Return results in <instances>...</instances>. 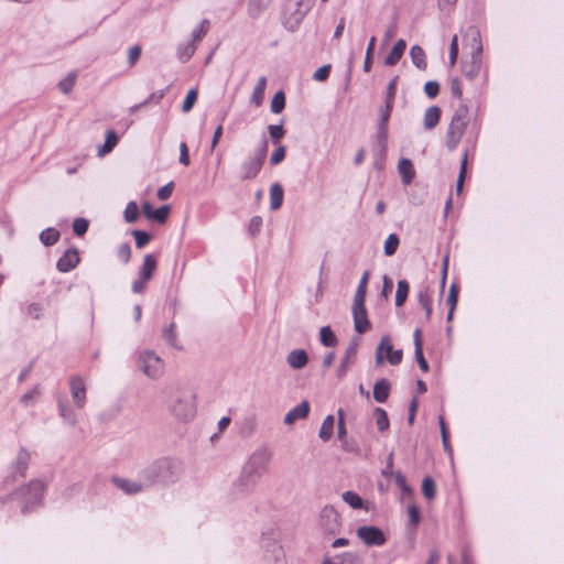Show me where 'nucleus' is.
Returning <instances> with one entry per match:
<instances>
[{"mask_svg":"<svg viewBox=\"0 0 564 564\" xmlns=\"http://www.w3.org/2000/svg\"><path fill=\"white\" fill-rule=\"evenodd\" d=\"M173 186H174V183L170 182L166 185H164L161 188H159V191H158V198L161 199V200L169 199L171 197V195H172Z\"/></svg>","mask_w":564,"mask_h":564,"instance_id":"obj_64","label":"nucleus"},{"mask_svg":"<svg viewBox=\"0 0 564 564\" xmlns=\"http://www.w3.org/2000/svg\"><path fill=\"white\" fill-rule=\"evenodd\" d=\"M268 129L270 137L274 142H278L285 133L282 124H270Z\"/></svg>","mask_w":564,"mask_h":564,"instance_id":"obj_58","label":"nucleus"},{"mask_svg":"<svg viewBox=\"0 0 564 564\" xmlns=\"http://www.w3.org/2000/svg\"><path fill=\"white\" fill-rule=\"evenodd\" d=\"M319 340L326 347H334L337 345V337L329 326H323L319 330Z\"/></svg>","mask_w":564,"mask_h":564,"instance_id":"obj_40","label":"nucleus"},{"mask_svg":"<svg viewBox=\"0 0 564 564\" xmlns=\"http://www.w3.org/2000/svg\"><path fill=\"white\" fill-rule=\"evenodd\" d=\"M268 151V141L263 138L260 147L252 156L243 160L239 167V178L241 181L252 180L258 176L264 163Z\"/></svg>","mask_w":564,"mask_h":564,"instance_id":"obj_6","label":"nucleus"},{"mask_svg":"<svg viewBox=\"0 0 564 564\" xmlns=\"http://www.w3.org/2000/svg\"><path fill=\"white\" fill-rule=\"evenodd\" d=\"M58 411L66 424L70 426H75L77 424V415L75 411L70 406L66 405L62 400L58 401Z\"/></svg>","mask_w":564,"mask_h":564,"instance_id":"obj_31","label":"nucleus"},{"mask_svg":"<svg viewBox=\"0 0 564 564\" xmlns=\"http://www.w3.org/2000/svg\"><path fill=\"white\" fill-rule=\"evenodd\" d=\"M417 301L425 312V318L429 321L432 316V291L429 288H423L417 293Z\"/></svg>","mask_w":564,"mask_h":564,"instance_id":"obj_25","label":"nucleus"},{"mask_svg":"<svg viewBox=\"0 0 564 564\" xmlns=\"http://www.w3.org/2000/svg\"><path fill=\"white\" fill-rule=\"evenodd\" d=\"M209 29V21L207 19H204L194 30L192 33V43H196L200 41L208 32Z\"/></svg>","mask_w":564,"mask_h":564,"instance_id":"obj_47","label":"nucleus"},{"mask_svg":"<svg viewBox=\"0 0 564 564\" xmlns=\"http://www.w3.org/2000/svg\"><path fill=\"white\" fill-rule=\"evenodd\" d=\"M76 80H77V72L72 70L67 74L66 77H64L63 79H61L58 82L57 87L59 88V90L63 94L68 95L75 87Z\"/></svg>","mask_w":564,"mask_h":564,"instance_id":"obj_34","label":"nucleus"},{"mask_svg":"<svg viewBox=\"0 0 564 564\" xmlns=\"http://www.w3.org/2000/svg\"><path fill=\"white\" fill-rule=\"evenodd\" d=\"M196 44L188 42L177 46V57L182 63H186L195 53Z\"/></svg>","mask_w":564,"mask_h":564,"instance_id":"obj_39","label":"nucleus"},{"mask_svg":"<svg viewBox=\"0 0 564 564\" xmlns=\"http://www.w3.org/2000/svg\"><path fill=\"white\" fill-rule=\"evenodd\" d=\"M394 480L404 495H412V489L406 484L405 477L402 475L401 471L394 473Z\"/></svg>","mask_w":564,"mask_h":564,"instance_id":"obj_54","label":"nucleus"},{"mask_svg":"<svg viewBox=\"0 0 564 564\" xmlns=\"http://www.w3.org/2000/svg\"><path fill=\"white\" fill-rule=\"evenodd\" d=\"M61 234L57 229L48 227L41 231L40 234V241L46 246L51 247L54 246L59 240Z\"/></svg>","mask_w":564,"mask_h":564,"instance_id":"obj_32","label":"nucleus"},{"mask_svg":"<svg viewBox=\"0 0 564 564\" xmlns=\"http://www.w3.org/2000/svg\"><path fill=\"white\" fill-rule=\"evenodd\" d=\"M183 474V466L178 460L172 458H161L139 473V477L145 480L150 487L155 485H171L176 482Z\"/></svg>","mask_w":564,"mask_h":564,"instance_id":"obj_2","label":"nucleus"},{"mask_svg":"<svg viewBox=\"0 0 564 564\" xmlns=\"http://www.w3.org/2000/svg\"><path fill=\"white\" fill-rule=\"evenodd\" d=\"M140 370L150 379H160L165 371L164 360L153 350H142L138 354Z\"/></svg>","mask_w":564,"mask_h":564,"instance_id":"obj_7","label":"nucleus"},{"mask_svg":"<svg viewBox=\"0 0 564 564\" xmlns=\"http://www.w3.org/2000/svg\"><path fill=\"white\" fill-rule=\"evenodd\" d=\"M158 267L156 258L152 253H148L143 258V263L140 269L139 274L143 276V279L151 280L153 273L155 272Z\"/></svg>","mask_w":564,"mask_h":564,"instance_id":"obj_26","label":"nucleus"},{"mask_svg":"<svg viewBox=\"0 0 564 564\" xmlns=\"http://www.w3.org/2000/svg\"><path fill=\"white\" fill-rule=\"evenodd\" d=\"M358 539L367 546H381L387 539L383 531L375 525H362L356 531Z\"/></svg>","mask_w":564,"mask_h":564,"instance_id":"obj_11","label":"nucleus"},{"mask_svg":"<svg viewBox=\"0 0 564 564\" xmlns=\"http://www.w3.org/2000/svg\"><path fill=\"white\" fill-rule=\"evenodd\" d=\"M398 83V76H394L388 84L387 95H386V104L393 105L395 97V87Z\"/></svg>","mask_w":564,"mask_h":564,"instance_id":"obj_57","label":"nucleus"},{"mask_svg":"<svg viewBox=\"0 0 564 564\" xmlns=\"http://www.w3.org/2000/svg\"><path fill=\"white\" fill-rule=\"evenodd\" d=\"M410 57L415 67H417L421 70L426 69L427 63L425 52L420 45H413L410 48Z\"/></svg>","mask_w":564,"mask_h":564,"instance_id":"obj_28","label":"nucleus"},{"mask_svg":"<svg viewBox=\"0 0 564 564\" xmlns=\"http://www.w3.org/2000/svg\"><path fill=\"white\" fill-rule=\"evenodd\" d=\"M270 0H250L248 3V14L252 19L259 18L268 8Z\"/></svg>","mask_w":564,"mask_h":564,"instance_id":"obj_33","label":"nucleus"},{"mask_svg":"<svg viewBox=\"0 0 564 564\" xmlns=\"http://www.w3.org/2000/svg\"><path fill=\"white\" fill-rule=\"evenodd\" d=\"M409 290H410V286H409V283L406 280L398 281L397 292H395V305L397 306H402L405 303V301L408 299Z\"/></svg>","mask_w":564,"mask_h":564,"instance_id":"obj_38","label":"nucleus"},{"mask_svg":"<svg viewBox=\"0 0 564 564\" xmlns=\"http://www.w3.org/2000/svg\"><path fill=\"white\" fill-rule=\"evenodd\" d=\"M118 257L123 263H128L131 258V248L129 243H123L118 248Z\"/></svg>","mask_w":564,"mask_h":564,"instance_id":"obj_63","label":"nucleus"},{"mask_svg":"<svg viewBox=\"0 0 564 564\" xmlns=\"http://www.w3.org/2000/svg\"><path fill=\"white\" fill-rule=\"evenodd\" d=\"M169 412L180 422H188L196 415V394L191 388H171L167 401Z\"/></svg>","mask_w":564,"mask_h":564,"instance_id":"obj_3","label":"nucleus"},{"mask_svg":"<svg viewBox=\"0 0 564 564\" xmlns=\"http://www.w3.org/2000/svg\"><path fill=\"white\" fill-rule=\"evenodd\" d=\"M267 87V78L264 76L260 77L253 88V93L251 95V102L256 106H260L263 100L264 90Z\"/></svg>","mask_w":564,"mask_h":564,"instance_id":"obj_35","label":"nucleus"},{"mask_svg":"<svg viewBox=\"0 0 564 564\" xmlns=\"http://www.w3.org/2000/svg\"><path fill=\"white\" fill-rule=\"evenodd\" d=\"M464 46L469 50V54L481 55L482 42L478 28L471 25L463 34Z\"/></svg>","mask_w":564,"mask_h":564,"instance_id":"obj_13","label":"nucleus"},{"mask_svg":"<svg viewBox=\"0 0 564 564\" xmlns=\"http://www.w3.org/2000/svg\"><path fill=\"white\" fill-rule=\"evenodd\" d=\"M398 171L402 177V182L404 185H409L412 183L415 176V171L411 160L401 159L398 164Z\"/></svg>","mask_w":564,"mask_h":564,"instance_id":"obj_24","label":"nucleus"},{"mask_svg":"<svg viewBox=\"0 0 564 564\" xmlns=\"http://www.w3.org/2000/svg\"><path fill=\"white\" fill-rule=\"evenodd\" d=\"M408 514L410 524L412 527H416L420 522V510L415 505H411L408 507Z\"/></svg>","mask_w":564,"mask_h":564,"instance_id":"obj_62","label":"nucleus"},{"mask_svg":"<svg viewBox=\"0 0 564 564\" xmlns=\"http://www.w3.org/2000/svg\"><path fill=\"white\" fill-rule=\"evenodd\" d=\"M318 525L324 534H337L341 527L340 516L333 506H325L319 512Z\"/></svg>","mask_w":564,"mask_h":564,"instance_id":"obj_8","label":"nucleus"},{"mask_svg":"<svg viewBox=\"0 0 564 564\" xmlns=\"http://www.w3.org/2000/svg\"><path fill=\"white\" fill-rule=\"evenodd\" d=\"M286 154V149L284 145L279 144L278 148L273 151V153L270 156V164L271 165H278L280 164Z\"/></svg>","mask_w":564,"mask_h":564,"instance_id":"obj_51","label":"nucleus"},{"mask_svg":"<svg viewBox=\"0 0 564 564\" xmlns=\"http://www.w3.org/2000/svg\"><path fill=\"white\" fill-rule=\"evenodd\" d=\"M354 328L358 334H364L370 329L371 325L368 319L366 306L351 307Z\"/></svg>","mask_w":564,"mask_h":564,"instance_id":"obj_18","label":"nucleus"},{"mask_svg":"<svg viewBox=\"0 0 564 564\" xmlns=\"http://www.w3.org/2000/svg\"><path fill=\"white\" fill-rule=\"evenodd\" d=\"M392 107H393V105L386 104L384 107L380 110V116H379V121H378L379 127L388 128V122L390 119Z\"/></svg>","mask_w":564,"mask_h":564,"instance_id":"obj_55","label":"nucleus"},{"mask_svg":"<svg viewBox=\"0 0 564 564\" xmlns=\"http://www.w3.org/2000/svg\"><path fill=\"white\" fill-rule=\"evenodd\" d=\"M440 91V84L435 80H430L424 85V93L429 98H435Z\"/></svg>","mask_w":564,"mask_h":564,"instance_id":"obj_59","label":"nucleus"},{"mask_svg":"<svg viewBox=\"0 0 564 564\" xmlns=\"http://www.w3.org/2000/svg\"><path fill=\"white\" fill-rule=\"evenodd\" d=\"M45 489L46 485L43 481L39 479L31 480L12 495L0 499V505H4L8 500H14L21 507L22 513H28L43 502Z\"/></svg>","mask_w":564,"mask_h":564,"instance_id":"obj_4","label":"nucleus"},{"mask_svg":"<svg viewBox=\"0 0 564 564\" xmlns=\"http://www.w3.org/2000/svg\"><path fill=\"white\" fill-rule=\"evenodd\" d=\"M306 12L307 10L303 8L301 1L288 3L282 18L284 28L289 31H295L306 15Z\"/></svg>","mask_w":564,"mask_h":564,"instance_id":"obj_9","label":"nucleus"},{"mask_svg":"<svg viewBox=\"0 0 564 564\" xmlns=\"http://www.w3.org/2000/svg\"><path fill=\"white\" fill-rule=\"evenodd\" d=\"M482 57L481 55L469 54V58L462 64V72L468 79H475L481 70Z\"/></svg>","mask_w":564,"mask_h":564,"instance_id":"obj_19","label":"nucleus"},{"mask_svg":"<svg viewBox=\"0 0 564 564\" xmlns=\"http://www.w3.org/2000/svg\"><path fill=\"white\" fill-rule=\"evenodd\" d=\"M329 72L330 65H324L314 72L313 79H315L316 82H324L329 76Z\"/></svg>","mask_w":564,"mask_h":564,"instance_id":"obj_61","label":"nucleus"},{"mask_svg":"<svg viewBox=\"0 0 564 564\" xmlns=\"http://www.w3.org/2000/svg\"><path fill=\"white\" fill-rule=\"evenodd\" d=\"M391 384L386 378L379 379L373 386V399L383 403L388 400Z\"/></svg>","mask_w":564,"mask_h":564,"instance_id":"obj_23","label":"nucleus"},{"mask_svg":"<svg viewBox=\"0 0 564 564\" xmlns=\"http://www.w3.org/2000/svg\"><path fill=\"white\" fill-rule=\"evenodd\" d=\"M357 349H358V340L354 339L350 341V344L346 348L345 356L343 357V359L340 360V364L338 366L337 377L339 379L344 378L346 376L347 371L349 370V368L352 364V360L357 355Z\"/></svg>","mask_w":564,"mask_h":564,"instance_id":"obj_17","label":"nucleus"},{"mask_svg":"<svg viewBox=\"0 0 564 564\" xmlns=\"http://www.w3.org/2000/svg\"><path fill=\"white\" fill-rule=\"evenodd\" d=\"M196 99H197V91L195 89L188 90V93L183 101L182 110L184 112H188L193 108Z\"/></svg>","mask_w":564,"mask_h":564,"instance_id":"obj_53","label":"nucleus"},{"mask_svg":"<svg viewBox=\"0 0 564 564\" xmlns=\"http://www.w3.org/2000/svg\"><path fill=\"white\" fill-rule=\"evenodd\" d=\"M69 391L77 409H83L86 404V383L80 376H72L69 378Z\"/></svg>","mask_w":564,"mask_h":564,"instance_id":"obj_12","label":"nucleus"},{"mask_svg":"<svg viewBox=\"0 0 564 564\" xmlns=\"http://www.w3.org/2000/svg\"><path fill=\"white\" fill-rule=\"evenodd\" d=\"M137 248H143L150 241V235L143 230H134L133 232Z\"/></svg>","mask_w":564,"mask_h":564,"instance_id":"obj_56","label":"nucleus"},{"mask_svg":"<svg viewBox=\"0 0 564 564\" xmlns=\"http://www.w3.org/2000/svg\"><path fill=\"white\" fill-rule=\"evenodd\" d=\"M402 56H403L402 52H400V51L395 50L394 47H392L390 53L384 58V64L387 66H393V65H395L401 59Z\"/></svg>","mask_w":564,"mask_h":564,"instance_id":"obj_60","label":"nucleus"},{"mask_svg":"<svg viewBox=\"0 0 564 564\" xmlns=\"http://www.w3.org/2000/svg\"><path fill=\"white\" fill-rule=\"evenodd\" d=\"M422 492L427 500L435 498V482L430 476L425 477L422 481Z\"/></svg>","mask_w":564,"mask_h":564,"instance_id":"obj_46","label":"nucleus"},{"mask_svg":"<svg viewBox=\"0 0 564 564\" xmlns=\"http://www.w3.org/2000/svg\"><path fill=\"white\" fill-rule=\"evenodd\" d=\"M441 119V108L437 106H431L425 110L424 113V128L426 130L434 129Z\"/></svg>","mask_w":564,"mask_h":564,"instance_id":"obj_27","label":"nucleus"},{"mask_svg":"<svg viewBox=\"0 0 564 564\" xmlns=\"http://www.w3.org/2000/svg\"><path fill=\"white\" fill-rule=\"evenodd\" d=\"M376 424L380 432L387 431L389 429V419L386 410L381 408H376Z\"/></svg>","mask_w":564,"mask_h":564,"instance_id":"obj_45","label":"nucleus"},{"mask_svg":"<svg viewBox=\"0 0 564 564\" xmlns=\"http://www.w3.org/2000/svg\"><path fill=\"white\" fill-rule=\"evenodd\" d=\"M42 394V389L40 384H34L30 390H28L25 393H23L20 398V402L24 406H33L37 399Z\"/></svg>","mask_w":564,"mask_h":564,"instance_id":"obj_30","label":"nucleus"},{"mask_svg":"<svg viewBox=\"0 0 564 564\" xmlns=\"http://www.w3.org/2000/svg\"><path fill=\"white\" fill-rule=\"evenodd\" d=\"M383 351L386 352L387 360L392 365L397 366L402 361L403 352L401 349H393L389 336H383L376 349V364L382 365L384 360Z\"/></svg>","mask_w":564,"mask_h":564,"instance_id":"obj_10","label":"nucleus"},{"mask_svg":"<svg viewBox=\"0 0 564 564\" xmlns=\"http://www.w3.org/2000/svg\"><path fill=\"white\" fill-rule=\"evenodd\" d=\"M400 239L397 234H390L384 241L383 251L388 257L393 256L399 247Z\"/></svg>","mask_w":564,"mask_h":564,"instance_id":"obj_44","label":"nucleus"},{"mask_svg":"<svg viewBox=\"0 0 564 564\" xmlns=\"http://www.w3.org/2000/svg\"><path fill=\"white\" fill-rule=\"evenodd\" d=\"M80 261L77 249H67L57 260L56 268L59 272L66 273L75 269Z\"/></svg>","mask_w":564,"mask_h":564,"instance_id":"obj_15","label":"nucleus"},{"mask_svg":"<svg viewBox=\"0 0 564 564\" xmlns=\"http://www.w3.org/2000/svg\"><path fill=\"white\" fill-rule=\"evenodd\" d=\"M285 107V96L283 91H278L271 100V111L280 113Z\"/></svg>","mask_w":564,"mask_h":564,"instance_id":"obj_49","label":"nucleus"},{"mask_svg":"<svg viewBox=\"0 0 564 564\" xmlns=\"http://www.w3.org/2000/svg\"><path fill=\"white\" fill-rule=\"evenodd\" d=\"M139 217V207L135 202H129L124 209V220L129 224L135 223Z\"/></svg>","mask_w":564,"mask_h":564,"instance_id":"obj_48","label":"nucleus"},{"mask_svg":"<svg viewBox=\"0 0 564 564\" xmlns=\"http://www.w3.org/2000/svg\"><path fill=\"white\" fill-rule=\"evenodd\" d=\"M334 423L335 421L333 415H327L324 419L318 433V436L321 437L322 441L327 442L332 437L334 431Z\"/></svg>","mask_w":564,"mask_h":564,"instance_id":"obj_37","label":"nucleus"},{"mask_svg":"<svg viewBox=\"0 0 564 564\" xmlns=\"http://www.w3.org/2000/svg\"><path fill=\"white\" fill-rule=\"evenodd\" d=\"M323 564H358L357 557L350 552H344L335 556L334 561L329 557L324 558Z\"/></svg>","mask_w":564,"mask_h":564,"instance_id":"obj_41","label":"nucleus"},{"mask_svg":"<svg viewBox=\"0 0 564 564\" xmlns=\"http://www.w3.org/2000/svg\"><path fill=\"white\" fill-rule=\"evenodd\" d=\"M112 481L118 489L127 495H135L149 488V486L145 485V480H142L140 477L138 480L115 477Z\"/></svg>","mask_w":564,"mask_h":564,"instance_id":"obj_14","label":"nucleus"},{"mask_svg":"<svg viewBox=\"0 0 564 564\" xmlns=\"http://www.w3.org/2000/svg\"><path fill=\"white\" fill-rule=\"evenodd\" d=\"M468 124V109L465 105L458 107L452 117L447 133L446 147L453 151L460 142Z\"/></svg>","mask_w":564,"mask_h":564,"instance_id":"obj_5","label":"nucleus"},{"mask_svg":"<svg viewBox=\"0 0 564 564\" xmlns=\"http://www.w3.org/2000/svg\"><path fill=\"white\" fill-rule=\"evenodd\" d=\"M163 339L173 348L181 350L182 346L177 341V335L175 332V323H171L162 332Z\"/></svg>","mask_w":564,"mask_h":564,"instance_id":"obj_36","label":"nucleus"},{"mask_svg":"<svg viewBox=\"0 0 564 564\" xmlns=\"http://www.w3.org/2000/svg\"><path fill=\"white\" fill-rule=\"evenodd\" d=\"M310 413V403L302 401L296 406L292 408L284 416V423L291 425L297 420L305 419Z\"/></svg>","mask_w":564,"mask_h":564,"instance_id":"obj_20","label":"nucleus"},{"mask_svg":"<svg viewBox=\"0 0 564 564\" xmlns=\"http://www.w3.org/2000/svg\"><path fill=\"white\" fill-rule=\"evenodd\" d=\"M375 45H376V37L371 36L369 40L368 46H367L365 62H364V70L366 73L370 72V68H371V55L375 50Z\"/></svg>","mask_w":564,"mask_h":564,"instance_id":"obj_50","label":"nucleus"},{"mask_svg":"<svg viewBox=\"0 0 564 564\" xmlns=\"http://www.w3.org/2000/svg\"><path fill=\"white\" fill-rule=\"evenodd\" d=\"M307 361L308 357L304 349H294L286 357L288 365L295 370L304 368Z\"/></svg>","mask_w":564,"mask_h":564,"instance_id":"obj_22","label":"nucleus"},{"mask_svg":"<svg viewBox=\"0 0 564 564\" xmlns=\"http://www.w3.org/2000/svg\"><path fill=\"white\" fill-rule=\"evenodd\" d=\"M88 220L85 218H76L73 223V230L77 236H83L88 230Z\"/></svg>","mask_w":564,"mask_h":564,"instance_id":"obj_52","label":"nucleus"},{"mask_svg":"<svg viewBox=\"0 0 564 564\" xmlns=\"http://www.w3.org/2000/svg\"><path fill=\"white\" fill-rule=\"evenodd\" d=\"M30 462L31 453L23 447L20 448L11 466L13 476L19 478L25 477Z\"/></svg>","mask_w":564,"mask_h":564,"instance_id":"obj_16","label":"nucleus"},{"mask_svg":"<svg viewBox=\"0 0 564 564\" xmlns=\"http://www.w3.org/2000/svg\"><path fill=\"white\" fill-rule=\"evenodd\" d=\"M142 208L147 218L159 223H164L170 212V207L167 205L153 209L149 202H144Z\"/></svg>","mask_w":564,"mask_h":564,"instance_id":"obj_21","label":"nucleus"},{"mask_svg":"<svg viewBox=\"0 0 564 564\" xmlns=\"http://www.w3.org/2000/svg\"><path fill=\"white\" fill-rule=\"evenodd\" d=\"M118 135L113 130H109L106 133V141L102 147L99 148L98 154L104 155L105 153L110 152L116 144L118 143Z\"/></svg>","mask_w":564,"mask_h":564,"instance_id":"obj_42","label":"nucleus"},{"mask_svg":"<svg viewBox=\"0 0 564 564\" xmlns=\"http://www.w3.org/2000/svg\"><path fill=\"white\" fill-rule=\"evenodd\" d=\"M341 498L352 509H361L364 506L362 498L355 491L347 490L343 492Z\"/></svg>","mask_w":564,"mask_h":564,"instance_id":"obj_43","label":"nucleus"},{"mask_svg":"<svg viewBox=\"0 0 564 564\" xmlns=\"http://www.w3.org/2000/svg\"><path fill=\"white\" fill-rule=\"evenodd\" d=\"M283 188L279 183H274L270 187V207L272 210H276L282 206L283 203Z\"/></svg>","mask_w":564,"mask_h":564,"instance_id":"obj_29","label":"nucleus"},{"mask_svg":"<svg viewBox=\"0 0 564 564\" xmlns=\"http://www.w3.org/2000/svg\"><path fill=\"white\" fill-rule=\"evenodd\" d=\"M272 457L273 454L267 446H260L253 451L234 484L235 488L239 492H249L254 489L259 479L269 471Z\"/></svg>","mask_w":564,"mask_h":564,"instance_id":"obj_1","label":"nucleus"}]
</instances>
